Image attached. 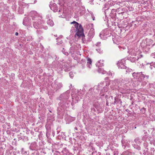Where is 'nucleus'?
Listing matches in <instances>:
<instances>
[{"instance_id":"nucleus-1","label":"nucleus","mask_w":155,"mask_h":155,"mask_svg":"<svg viewBox=\"0 0 155 155\" xmlns=\"http://www.w3.org/2000/svg\"><path fill=\"white\" fill-rule=\"evenodd\" d=\"M71 24H74V26L76 28L75 31L76 32L75 34V36L76 35H77L78 37L81 36L83 33L84 31L82 25L75 21L71 22Z\"/></svg>"},{"instance_id":"nucleus-2","label":"nucleus","mask_w":155,"mask_h":155,"mask_svg":"<svg viewBox=\"0 0 155 155\" xmlns=\"http://www.w3.org/2000/svg\"><path fill=\"white\" fill-rule=\"evenodd\" d=\"M118 66L119 67H121V68H124L125 67V66L123 65L122 64V63L121 62H119L118 64Z\"/></svg>"},{"instance_id":"nucleus-3","label":"nucleus","mask_w":155,"mask_h":155,"mask_svg":"<svg viewBox=\"0 0 155 155\" xmlns=\"http://www.w3.org/2000/svg\"><path fill=\"white\" fill-rule=\"evenodd\" d=\"M87 63H89L90 64H91L92 61H91V59H90L89 58H88L87 59Z\"/></svg>"},{"instance_id":"nucleus-4","label":"nucleus","mask_w":155,"mask_h":155,"mask_svg":"<svg viewBox=\"0 0 155 155\" xmlns=\"http://www.w3.org/2000/svg\"><path fill=\"white\" fill-rule=\"evenodd\" d=\"M18 32H16V33H15V35H16V36L18 35Z\"/></svg>"},{"instance_id":"nucleus-5","label":"nucleus","mask_w":155,"mask_h":155,"mask_svg":"<svg viewBox=\"0 0 155 155\" xmlns=\"http://www.w3.org/2000/svg\"><path fill=\"white\" fill-rule=\"evenodd\" d=\"M58 10V9H57L56 10V11H57Z\"/></svg>"},{"instance_id":"nucleus-6","label":"nucleus","mask_w":155,"mask_h":155,"mask_svg":"<svg viewBox=\"0 0 155 155\" xmlns=\"http://www.w3.org/2000/svg\"><path fill=\"white\" fill-rule=\"evenodd\" d=\"M58 10V9H57L56 10V11H57Z\"/></svg>"},{"instance_id":"nucleus-7","label":"nucleus","mask_w":155,"mask_h":155,"mask_svg":"<svg viewBox=\"0 0 155 155\" xmlns=\"http://www.w3.org/2000/svg\"><path fill=\"white\" fill-rule=\"evenodd\" d=\"M58 10V9H57L56 10V11H57Z\"/></svg>"},{"instance_id":"nucleus-8","label":"nucleus","mask_w":155,"mask_h":155,"mask_svg":"<svg viewBox=\"0 0 155 155\" xmlns=\"http://www.w3.org/2000/svg\"><path fill=\"white\" fill-rule=\"evenodd\" d=\"M136 128V127H135V128Z\"/></svg>"}]
</instances>
